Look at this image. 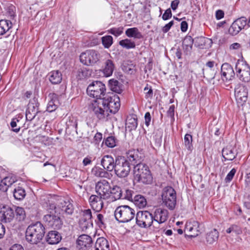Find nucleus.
Listing matches in <instances>:
<instances>
[{
    "label": "nucleus",
    "instance_id": "nucleus-1",
    "mask_svg": "<svg viewBox=\"0 0 250 250\" xmlns=\"http://www.w3.org/2000/svg\"><path fill=\"white\" fill-rule=\"evenodd\" d=\"M120 107L119 97L113 93L106 94L103 99L94 100L90 108L100 120L104 119L109 113L115 114Z\"/></svg>",
    "mask_w": 250,
    "mask_h": 250
},
{
    "label": "nucleus",
    "instance_id": "nucleus-2",
    "mask_svg": "<svg viewBox=\"0 0 250 250\" xmlns=\"http://www.w3.org/2000/svg\"><path fill=\"white\" fill-rule=\"evenodd\" d=\"M45 234V228L40 222L29 225L26 230L25 237L27 242L37 244L42 239Z\"/></svg>",
    "mask_w": 250,
    "mask_h": 250
},
{
    "label": "nucleus",
    "instance_id": "nucleus-3",
    "mask_svg": "<svg viewBox=\"0 0 250 250\" xmlns=\"http://www.w3.org/2000/svg\"><path fill=\"white\" fill-rule=\"evenodd\" d=\"M72 201L69 198L60 197L57 199V207L60 208L62 212L63 217L65 215H72L74 212V206L72 204ZM47 204V209L50 212L49 214H52V211L56 208V205L52 200H48Z\"/></svg>",
    "mask_w": 250,
    "mask_h": 250
},
{
    "label": "nucleus",
    "instance_id": "nucleus-4",
    "mask_svg": "<svg viewBox=\"0 0 250 250\" xmlns=\"http://www.w3.org/2000/svg\"><path fill=\"white\" fill-rule=\"evenodd\" d=\"M133 174L134 182L150 184L152 181V177L149 168L144 163H138L134 166Z\"/></svg>",
    "mask_w": 250,
    "mask_h": 250
},
{
    "label": "nucleus",
    "instance_id": "nucleus-5",
    "mask_svg": "<svg viewBox=\"0 0 250 250\" xmlns=\"http://www.w3.org/2000/svg\"><path fill=\"white\" fill-rule=\"evenodd\" d=\"M135 211L127 205L118 207L115 211L114 216L116 219L121 223H127L134 219Z\"/></svg>",
    "mask_w": 250,
    "mask_h": 250
},
{
    "label": "nucleus",
    "instance_id": "nucleus-6",
    "mask_svg": "<svg viewBox=\"0 0 250 250\" xmlns=\"http://www.w3.org/2000/svg\"><path fill=\"white\" fill-rule=\"evenodd\" d=\"M162 205L170 210L174 209L176 205V193L171 187H167L163 188L161 194Z\"/></svg>",
    "mask_w": 250,
    "mask_h": 250
},
{
    "label": "nucleus",
    "instance_id": "nucleus-7",
    "mask_svg": "<svg viewBox=\"0 0 250 250\" xmlns=\"http://www.w3.org/2000/svg\"><path fill=\"white\" fill-rule=\"evenodd\" d=\"M114 170L116 175L119 178H125L130 171L129 162L124 157H118L115 160Z\"/></svg>",
    "mask_w": 250,
    "mask_h": 250
},
{
    "label": "nucleus",
    "instance_id": "nucleus-8",
    "mask_svg": "<svg viewBox=\"0 0 250 250\" xmlns=\"http://www.w3.org/2000/svg\"><path fill=\"white\" fill-rule=\"evenodd\" d=\"M105 85L100 81H94L90 83L86 89L87 93L96 100L103 99L106 94Z\"/></svg>",
    "mask_w": 250,
    "mask_h": 250
},
{
    "label": "nucleus",
    "instance_id": "nucleus-9",
    "mask_svg": "<svg viewBox=\"0 0 250 250\" xmlns=\"http://www.w3.org/2000/svg\"><path fill=\"white\" fill-rule=\"evenodd\" d=\"M236 76L242 81L249 82L250 81V67L243 61L238 60L235 64Z\"/></svg>",
    "mask_w": 250,
    "mask_h": 250
},
{
    "label": "nucleus",
    "instance_id": "nucleus-10",
    "mask_svg": "<svg viewBox=\"0 0 250 250\" xmlns=\"http://www.w3.org/2000/svg\"><path fill=\"white\" fill-rule=\"evenodd\" d=\"M153 215L148 211H139L136 215V224L141 228H146L151 226Z\"/></svg>",
    "mask_w": 250,
    "mask_h": 250
},
{
    "label": "nucleus",
    "instance_id": "nucleus-11",
    "mask_svg": "<svg viewBox=\"0 0 250 250\" xmlns=\"http://www.w3.org/2000/svg\"><path fill=\"white\" fill-rule=\"evenodd\" d=\"M100 54L94 50H88L82 53L80 59L81 62L86 65H92L97 63L100 60Z\"/></svg>",
    "mask_w": 250,
    "mask_h": 250
},
{
    "label": "nucleus",
    "instance_id": "nucleus-12",
    "mask_svg": "<svg viewBox=\"0 0 250 250\" xmlns=\"http://www.w3.org/2000/svg\"><path fill=\"white\" fill-rule=\"evenodd\" d=\"M110 188L109 183L105 180L98 182L95 187L97 195L101 196L104 200L109 198Z\"/></svg>",
    "mask_w": 250,
    "mask_h": 250
},
{
    "label": "nucleus",
    "instance_id": "nucleus-13",
    "mask_svg": "<svg viewBox=\"0 0 250 250\" xmlns=\"http://www.w3.org/2000/svg\"><path fill=\"white\" fill-rule=\"evenodd\" d=\"M43 220L47 226L54 229H60L63 225L60 217L53 213L44 215Z\"/></svg>",
    "mask_w": 250,
    "mask_h": 250
},
{
    "label": "nucleus",
    "instance_id": "nucleus-14",
    "mask_svg": "<svg viewBox=\"0 0 250 250\" xmlns=\"http://www.w3.org/2000/svg\"><path fill=\"white\" fill-rule=\"evenodd\" d=\"M247 20L245 17H241L235 20L229 29V33L232 36L238 34L247 25Z\"/></svg>",
    "mask_w": 250,
    "mask_h": 250
},
{
    "label": "nucleus",
    "instance_id": "nucleus-15",
    "mask_svg": "<svg viewBox=\"0 0 250 250\" xmlns=\"http://www.w3.org/2000/svg\"><path fill=\"white\" fill-rule=\"evenodd\" d=\"M39 104L37 99L34 98L30 101L28 104V107L26 111V120L27 121H31L36 116V115L40 112L39 110Z\"/></svg>",
    "mask_w": 250,
    "mask_h": 250
},
{
    "label": "nucleus",
    "instance_id": "nucleus-16",
    "mask_svg": "<svg viewBox=\"0 0 250 250\" xmlns=\"http://www.w3.org/2000/svg\"><path fill=\"white\" fill-rule=\"evenodd\" d=\"M15 216V212L11 207L0 205V221L5 223L11 222Z\"/></svg>",
    "mask_w": 250,
    "mask_h": 250
},
{
    "label": "nucleus",
    "instance_id": "nucleus-17",
    "mask_svg": "<svg viewBox=\"0 0 250 250\" xmlns=\"http://www.w3.org/2000/svg\"><path fill=\"white\" fill-rule=\"evenodd\" d=\"M153 221L156 222L154 227L159 228V225L164 223L167 221L168 217V211L167 209L158 208L155 209L153 216Z\"/></svg>",
    "mask_w": 250,
    "mask_h": 250
},
{
    "label": "nucleus",
    "instance_id": "nucleus-18",
    "mask_svg": "<svg viewBox=\"0 0 250 250\" xmlns=\"http://www.w3.org/2000/svg\"><path fill=\"white\" fill-rule=\"evenodd\" d=\"M221 72L222 79L224 81L231 80L235 76L232 67L228 63H224L222 65Z\"/></svg>",
    "mask_w": 250,
    "mask_h": 250
},
{
    "label": "nucleus",
    "instance_id": "nucleus-19",
    "mask_svg": "<svg viewBox=\"0 0 250 250\" xmlns=\"http://www.w3.org/2000/svg\"><path fill=\"white\" fill-rule=\"evenodd\" d=\"M93 241L92 238L86 234H82L79 236L77 240L78 248L82 250H85L90 248Z\"/></svg>",
    "mask_w": 250,
    "mask_h": 250
},
{
    "label": "nucleus",
    "instance_id": "nucleus-20",
    "mask_svg": "<svg viewBox=\"0 0 250 250\" xmlns=\"http://www.w3.org/2000/svg\"><path fill=\"white\" fill-rule=\"evenodd\" d=\"M104 199L101 196L96 195H91L89 199L90 205L92 209L96 212H99L104 206Z\"/></svg>",
    "mask_w": 250,
    "mask_h": 250
},
{
    "label": "nucleus",
    "instance_id": "nucleus-21",
    "mask_svg": "<svg viewBox=\"0 0 250 250\" xmlns=\"http://www.w3.org/2000/svg\"><path fill=\"white\" fill-rule=\"evenodd\" d=\"M115 161L113 157L109 155H106L103 156L101 160V165L104 169L109 172L113 170Z\"/></svg>",
    "mask_w": 250,
    "mask_h": 250
},
{
    "label": "nucleus",
    "instance_id": "nucleus-22",
    "mask_svg": "<svg viewBox=\"0 0 250 250\" xmlns=\"http://www.w3.org/2000/svg\"><path fill=\"white\" fill-rule=\"evenodd\" d=\"M115 69V64L113 61L110 59H106L104 62L101 71L104 76L108 77L112 75Z\"/></svg>",
    "mask_w": 250,
    "mask_h": 250
},
{
    "label": "nucleus",
    "instance_id": "nucleus-23",
    "mask_svg": "<svg viewBox=\"0 0 250 250\" xmlns=\"http://www.w3.org/2000/svg\"><path fill=\"white\" fill-rule=\"evenodd\" d=\"M50 99L47 106L46 110L49 112L55 111L60 105L58 96L55 93H50L48 95Z\"/></svg>",
    "mask_w": 250,
    "mask_h": 250
},
{
    "label": "nucleus",
    "instance_id": "nucleus-24",
    "mask_svg": "<svg viewBox=\"0 0 250 250\" xmlns=\"http://www.w3.org/2000/svg\"><path fill=\"white\" fill-rule=\"evenodd\" d=\"M62 240L61 234L57 231H50L46 237V240L48 244L51 245L57 244Z\"/></svg>",
    "mask_w": 250,
    "mask_h": 250
},
{
    "label": "nucleus",
    "instance_id": "nucleus-25",
    "mask_svg": "<svg viewBox=\"0 0 250 250\" xmlns=\"http://www.w3.org/2000/svg\"><path fill=\"white\" fill-rule=\"evenodd\" d=\"M235 96L238 100L246 102L247 100L248 92L247 88L243 85H240L235 88Z\"/></svg>",
    "mask_w": 250,
    "mask_h": 250
},
{
    "label": "nucleus",
    "instance_id": "nucleus-26",
    "mask_svg": "<svg viewBox=\"0 0 250 250\" xmlns=\"http://www.w3.org/2000/svg\"><path fill=\"white\" fill-rule=\"evenodd\" d=\"M234 150V149L232 146H227L223 149L222 156L225 161H232L235 158L237 153Z\"/></svg>",
    "mask_w": 250,
    "mask_h": 250
},
{
    "label": "nucleus",
    "instance_id": "nucleus-27",
    "mask_svg": "<svg viewBox=\"0 0 250 250\" xmlns=\"http://www.w3.org/2000/svg\"><path fill=\"white\" fill-rule=\"evenodd\" d=\"M122 194H123V190L120 187L116 185L112 188L110 187L109 198H111L113 201L121 199Z\"/></svg>",
    "mask_w": 250,
    "mask_h": 250
},
{
    "label": "nucleus",
    "instance_id": "nucleus-28",
    "mask_svg": "<svg viewBox=\"0 0 250 250\" xmlns=\"http://www.w3.org/2000/svg\"><path fill=\"white\" fill-rule=\"evenodd\" d=\"M16 180L15 178L7 176L4 178L0 182V190L3 191H6L8 188L11 187L16 182Z\"/></svg>",
    "mask_w": 250,
    "mask_h": 250
},
{
    "label": "nucleus",
    "instance_id": "nucleus-29",
    "mask_svg": "<svg viewBox=\"0 0 250 250\" xmlns=\"http://www.w3.org/2000/svg\"><path fill=\"white\" fill-rule=\"evenodd\" d=\"M108 84L110 89L114 92L120 94L123 91V85L116 80L113 79L109 80Z\"/></svg>",
    "mask_w": 250,
    "mask_h": 250
},
{
    "label": "nucleus",
    "instance_id": "nucleus-30",
    "mask_svg": "<svg viewBox=\"0 0 250 250\" xmlns=\"http://www.w3.org/2000/svg\"><path fill=\"white\" fill-rule=\"evenodd\" d=\"M95 250H110L108 241L104 237H99L97 239L95 245Z\"/></svg>",
    "mask_w": 250,
    "mask_h": 250
},
{
    "label": "nucleus",
    "instance_id": "nucleus-31",
    "mask_svg": "<svg viewBox=\"0 0 250 250\" xmlns=\"http://www.w3.org/2000/svg\"><path fill=\"white\" fill-rule=\"evenodd\" d=\"M194 40L190 36H186L182 43L184 52L186 55L188 54L192 50Z\"/></svg>",
    "mask_w": 250,
    "mask_h": 250
},
{
    "label": "nucleus",
    "instance_id": "nucleus-32",
    "mask_svg": "<svg viewBox=\"0 0 250 250\" xmlns=\"http://www.w3.org/2000/svg\"><path fill=\"white\" fill-rule=\"evenodd\" d=\"M219 237V232L216 229H213L206 234V241L208 244H213L217 242Z\"/></svg>",
    "mask_w": 250,
    "mask_h": 250
},
{
    "label": "nucleus",
    "instance_id": "nucleus-33",
    "mask_svg": "<svg viewBox=\"0 0 250 250\" xmlns=\"http://www.w3.org/2000/svg\"><path fill=\"white\" fill-rule=\"evenodd\" d=\"M50 82L54 84L60 83L62 80V75L58 70L53 71L48 74Z\"/></svg>",
    "mask_w": 250,
    "mask_h": 250
},
{
    "label": "nucleus",
    "instance_id": "nucleus-34",
    "mask_svg": "<svg viewBox=\"0 0 250 250\" xmlns=\"http://www.w3.org/2000/svg\"><path fill=\"white\" fill-rule=\"evenodd\" d=\"M132 202L139 208H145L147 204L146 199L142 195L137 194L134 196Z\"/></svg>",
    "mask_w": 250,
    "mask_h": 250
},
{
    "label": "nucleus",
    "instance_id": "nucleus-35",
    "mask_svg": "<svg viewBox=\"0 0 250 250\" xmlns=\"http://www.w3.org/2000/svg\"><path fill=\"white\" fill-rule=\"evenodd\" d=\"M66 131L69 133L72 132H76L77 128V120L74 117L69 118L66 122Z\"/></svg>",
    "mask_w": 250,
    "mask_h": 250
},
{
    "label": "nucleus",
    "instance_id": "nucleus-36",
    "mask_svg": "<svg viewBox=\"0 0 250 250\" xmlns=\"http://www.w3.org/2000/svg\"><path fill=\"white\" fill-rule=\"evenodd\" d=\"M143 157V154L138 149L130 151L129 153L128 158L131 162H134V164L141 163V161Z\"/></svg>",
    "mask_w": 250,
    "mask_h": 250
},
{
    "label": "nucleus",
    "instance_id": "nucleus-37",
    "mask_svg": "<svg viewBox=\"0 0 250 250\" xmlns=\"http://www.w3.org/2000/svg\"><path fill=\"white\" fill-rule=\"evenodd\" d=\"M125 35L129 38H134L135 39H141L143 36L138 29L136 27L128 28L125 31Z\"/></svg>",
    "mask_w": 250,
    "mask_h": 250
},
{
    "label": "nucleus",
    "instance_id": "nucleus-38",
    "mask_svg": "<svg viewBox=\"0 0 250 250\" xmlns=\"http://www.w3.org/2000/svg\"><path fill=\"white\" fill-rule=\"evenodd\" d=\"M137 125V119L136 117H127L125 123V126L126 128H127L130 131L136 129Z\"/></svg>",
    "mask_w": 250,
    "mask_h": 250
},
{
    "label": "nucleus",
    "instance_id": "nucleus-39",
    "mask_svg": "<svg viewBox=\"0 0 250 250\" xmlns=\"http://www.w3.org/2000/svg\"><path fill=\"white\" fill-rule=\"evenodd\" d=\"M12 23L6 20L0 21V35H4L11 27Z\"/></svg>",
    "mask_w": 250,
    "mask_h": 250
},
{
    "label": "nucleus",
    "instance_id": "nucleus-40",
    "mask_svg": "<svg viewBox=\"0 0 250 250\" xmlns=\"http://www.w3.org/2000/svg\"><path fill=\"white\" fill-rule=\"evenodd\" d=\"M25 191L23 188L20 187L15 188L13 195L16 199L21 200L25 197Z\"/></svg>",
    "mask_w": 250,
    "mask_h": 250
},
{
    "label": "nucleus",
    "instance_id": "nucleus-41",
    "mask_svg": "<svg viewBox=\"0 0 250 250\" xmlns=\"http://www.w3.org/2000/svg\"><path fill=\"white\" fill-rule=\"evenodd\" d=\"M119 44L122 47L127 49L134 48L136 46L135 42L128 39H125L120 41Z\"/></svg>",
    "mask_w": 250,
    "mask_h": 250
},
{
    "label": "nucleus",
    "instance_id": "nucleus-42",
    "mask_svg": "<svg viewBox=\"0 0 250 250\" xmlns=\"http://www.w3.org/2000/svg\"><path fill=\"white\" fill-rule=\"evenodd\" d=\"M192 142V136L188 134H186L184 137V144L187 149L190 151H191L193 149Z\"/></svg>",
    "mask_w": 250,
    "mask_h": 250
},
{
    "label": "nucleus",
    "instance_id": "nucleus-43",
    "mask_svg": "<svg viewBox=\"0 0 250 250\" xmlns=\"http://www.w3.org/2000/svg\"><path fill=\"white\" fill-rule=\"evenodd\" d=\"M16 219L19 221H23L25 218V212L24 209L21 207H17L15 210Z\"/></svg>",
    "mask_w": 250,
    "mask_h": 250
},
{
    "label": "nucleus",
    "instance_id": "nucleus-44",
    "mask_svg": "<svg viewBox=\"0 0 250 250\" xmlns=\"http://www.w3.org/2000/svg\"><path fill=\"white\" fill-rule=\"evenodd\" d=\"M79 225L83 231H85L87 229L92 227V221H85L83 219H80Z\"/></svg>",
    "mask_w": 250,
    "mask_h": 250
},
{
    "label": "nucleus",
    "instance_id": "nucleus-45",
    "mask_svg": "<svg viewBox=\"0 0 250 250\" xmlns=\"http://www.w3.org/2000/svg\"><path fill=\"white\" fill-rule=\"evenodd\" d=\"M94 216L95 215L97 219H95V222L100 227H102L105 225L104 218V215L102 214L99 213L98 212L94 211L93 213Z\"/></svg>",
    "mask_w": 250,
    "mask_h": 250
},
{
    "label": "nucleus",
    "instance_id": "nucleus-46",
    "mask_svg": "<svg viewBox=\"0 0 250 250\" xmlns=\"http://www.w3.org/2000/svg\"><path fill=\"white\" fill-rule=\"evenodd\" d=\"M102 41L104 47L108 48L113 43V38L111 36H105L102 38Z\"/></svg>",
    "mask_w": 250,
    "mask_h": 250
},
{
    "label": "nucleus",
    "instance_id": "nucleus-47",
    "mask_svg": "<svg viewBox=\"0 0 250 250\" xmlns=\"http://www.w3.org/2000/svg\"><path fill=\"white\" fill-rule=\"evenodd\" d=\"M134 191L128 189H125L123 190V194L122 195V198L123 199H126L132 202L133 198H132L133 194Z\"/></svg>",
    "mask_w": 250,
    "mask_h": 250
},
{
    "label": "nucleus",
    "instance_id": "nucleus-48",
    "mask_svg": "<svg viewBox=\"0 0 250 250\" xmlns=\"http://www.w3.org/2000/svg\"><path fill=\"white\" fill-rule=\"evenodd\" d=\"M208 39L204 37L195 38L194 40V45L197 47H202L205 45L206 42Z\"/></svg>",
    "mask_w": 250,
    "mask_h": 250
},
{
    "label": "nucleus",
    "instance_id": "nucleus-49",
    "mask_svg": "<svg viewBox=\"0 0 250 250\" xmlns=\"http://www.w3.org/2000/svg\"><path fill=\"white\" fill-rule=\"evenodd\" d=\"M104 143L109 147H114L116 146V139L114 136H109L105 140Z\"/></svg>",
    "mask_w": 250,
    "mask_h": 250
},
{
    "label": "nucleus",
    "instance_id": "nucleus-50",
    "mask_svg": "<svg viewBox=\"0 0 250 250\" xmlns=\"http://www.w3.org/2000/svg\"><path fill=\"white\" fill-rule=\"evenodd\" d=\"M93 216L90 209H85L83 211V216L81 219H83L85 221H92Z\"/></svg>",
    "mask_w": 250,
    "mask_h": 250
},
{
    "label": "nucleus",
    "instance_id": "nucleus-51",
    "mask_svg": "<svg viewBox=\"0 0 250 250\" xmlns=\"http://www.w3.org/2000/svg\"><path fill=\"white\" fill-rule=\"evenodd\" d=\"M124 27L112 28L107 31L108 33L111 34L116 37L120 36L123 32Z\"/></svg>",
    "mask_w": 250,
    "mask_h": 250
},
{
    "label": "nucleus",
    "instance_id": "nucleus-52",
    "mask_svg": "<svg viewBox=\"0 0 250 250\" xmlns=\"http://www.w3.org/2000/svg\"><path fill=\"white\" fill-rule=\"evenodd\" d=\"M193 227H190L189 229L190 231H193V234L191 235V237H196L198 236L200 233L199 230L198 229L199 227V223L198 222H194Z\"/></svg>",
    "mask_w": 250,
    "mask_h": 250
},
{
    "label": "nucleus",
    "instance_id": "nucleus-53",
    "mask_svg": "<svg viewBox=\"0 0 250 250\" xmlns=\"http://www.w3.org/2000/svg\"><path fill=\"white\" fill-rule=\"evenodd\" d=\"M236 172V169L235 168H232L227 174L225 179L226 183H229L233 178Z\"/></svg>",
    "mask_w": 250,
    "mask_h": 250
},
{
    "label": "nucleus",
    "instance_id": "nucleus-54",
    "mask_svg": "<svg viewBox=\"0 0 250 250\" xmlns=\"http://www.w3.org/2000/svg\"><path fill=\"white\" fill-rule=\"evenodd\" d=\"M145 97L146 99L152 98L153 96V90L151 86H148V84L144 89Z\"/></svg>",
    "mask_w": 250,
    "mask_h": 250
},
{
    "label": "nucleus",
    "instance_id": "nucleus-55",
    "mask_svg": "<svg viewBox=\"0 0 250 250\" xmlns=\"http://www.w3.org/2000/svg\"><path fill=\"white\" fill-rule=\"evenodd\" d=\"M240 229L239 227L235 225H231L229 228L226 230V232L228 233H230L231 232H234L235 233H239Z\"/></svg>",
    "mask_w": 250,
    "mask_h": 250
},
{
    "label": "nucleus",
    "instance_id": "nucleus-56",
    "mask_svg": "<svg viewBox=\"0 0 250 250\" xmlns=\"http://www.w3.org/2000/svg\"><path fill=\"white\" fill-rule=\"evenodd\" d=\"M7 11L11 18L13 19L15 16L16 7L14 6L11 5L8 7Z\"/></svg>",
    "mask_w": 250,
    "mask_h": 250
},
{
    "label": "nucleus",
    "instance_id": "nucleus-57",
    "mask_svg": "<svg viewBox=\"0 0 250 250\" xmlns=\"http://www.w3.org/2000/svg\"><path fill=\"white\" fill-rule=\"evenodd\" d=\"M171 16L172 13L171 9L170 8H168L165 11L164 14L163 15L162 19L166 21L170 18Z\"/></svg>",
    "mask_w": 250,
    "mask_h": 250
},
{
    "label": "nucleus",
    "instance_id": "nucleus-58",
    "mask_svg": "<svg viewBox=\"0 0 250 250\" xmlns=\"http://www.w3.org/2000/svg\"><path fill=\"white\" fill-rule=\"evenodd\" d=\"M174 21H170L169 23L166 24L163 28L162 31L164 33H167V32L171 26L173 25Z\"/></svg>",
    "mask_w": 250,
    "mask_h": 250
},
{
    "label": "nucleus",
    "instance_id": "nucleus-59",
    "mask_svg": "<svg viewBox=\"0 0 250 250\" xmlns=\"http://www.w3.org/2000/svg\"><path fill=\"white\" fill-rule=\"evenodd\" d=\"M91 72H79L78 78L80 79H84L90 75Z\"/></svg>",
    "mask_w": 250,
    "mask_h": 250
},
{
    "label": "nucleus",
    "instance_id": "nucleus-60",
    "mask_svg": "<svg viewBox=\"0 0 250 250\" xmlns=\"http://www.w3.org/2000/svg\"><path fill=\"white\" fill-rule=\"evenodd\" d=\"M145 124L148 126L151 121V116L149 112H146L145 115Z\"/></svg>",
    "mask_w": 250,
    "mask_h": 250
},
{
    "label": "nucleus",
    "instance_id": "nucleus-61",
    "mask_svg": "<svg viewBox=\"0 0 250 250\" xmlns=\"http://www.w3.org/2000/svg\"><path fill=\"white\" fill-rule=\"evenodd\" d=\"M11 126L12 128V130L15 132H18L20 131V127L16 128L17 126V123L14 120H13L12 122H11Z\"/></svg>",
    "mask_w": 250,
    "mask_h": 250
},
{
    "label": "nucleus",
    "instance_id": "nucleus-62",
    "mask_svg": "<svg viewBox=\"0 0 250 250\" xmlns=\"http://www.w3.org/2000/svg\"><path fill=\"white\" fill-rule=\"evenodd\" d=\"M174 109H175L174 105H172L169 107V109L168 110V111L167 112V115L169 116H170V117H173L174 116Z\"/></svg>",
    "mask_w": 250,
    "mask_h": 250
},
{
    "label": "nucleus",
    "instance_id": "nucleus-63",
    "mask_svg": "<svg viewBox=\"0 0 250 250\" xmlns=\"http://www.w3.org/2000/svg\"><path fill=\"white\" fill-rule=\"evenodd\" d=\"M215 16L217 20H220L224 17V13L222 10H218L216 12Z\"/></svg>",
    "mask_w": 250,
    "mask_h": 250
},
{
    "label": "nucleus",
    "instance_id": "nucleus-64",
    "mask_svg": "<svg viewBox=\"0 0 250 250\" xmlns=\"http://www.w3.org/2000/svg\"><path fill=\"white\" fill-rule=\"evenodd\" d=\"M10 250H24L23 247L19 244H15L12 246Z\"/></svg>",
    "mask_w": 250,
    "mask_h": 250
}]
</instances>
